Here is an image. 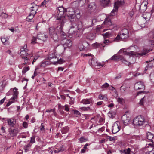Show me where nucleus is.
<instances>
[{
	"mask_svg": "<svg viewBox=\"0 0 154 154\" xmlns=\"http://www.w3.org/2000/svg\"><path fill=\"white\" fill-rule=\"evenodd\" d=\"M151 14L149 13H144L143 14V23H144L145 22V20L146 21L149 20L150 17H151Z\"/></svg>",
	"mask_w": 154,
	"mask_h": 154,
	"instance_id": "a211bd4d",
	"label": "nucleus"
},
{
	"mask_svg": "<svg viewBox=\"0 0 154 154\" xmlns=\"http://www.w3.org/2000/svg\"><path fill=\"white\" fill-rule=\"evenodd\" d=\"M149 51V50L148 51L147 49H145L141 53H137V56H143L146 55V54H147V53H148Z\"/></svg>",
	"mask_w": 154,
	"mask_h": 154,
	"instance_id": "c85d7f7f",
	"label": "nucleus"
},
{
	"mask_svg": "<svg viewBox=\"0 0 154 154\" xmlns=\"http://www.w3.org/2000/svg\"><path fill=\"white\" fill-rule=\"evenodd\" d=\"M109 86V84L107 83H105V84H103L101 86V88L103 89H105L108 88Z\"/></svg>",
	"mask_w": 154,
	"mask_h": 154,
	"instance_id": "a18cd8bd",
	"label": "nucleus"
},
{
	"mask_svg": "<svg viewBox=\"0 0 154 154\" xmlns=\"http://www.w3.org/2000/svg\"><path fill=\"white\" fill-rule=\"evenodd\" d=\"M6 97H5L3 99L0 100V104H2L3 103L5 100Z\"/></svg>",
	"mask_w": 154,
	"mask_h": 154,
	"instance_id": "69168bd1",
	"label": "nucleus"
},
{
	"mask_svg": "<svg viewBox=\"0 0 154 154\" xmlns=\"http://www.w3.org/2000/svg\"><path fill=\"white\" fill-rule=\"evenodd\" d=\"M29 69V66H27L26 67H24L22 71L23 73L25 74L26 72L28 71Z\"/></svg>",
	"mask_w": 154,
	"mask_h": 154,
	"instance_id": "49530a36",
	"label": "nucleus"
},
{
	"mask_svg": "<svg viewBox=\"0 0 154 154\" xmlns=\"http://www.w3.org/2000/svg\"><path fill=\"white\" fill-rule=\"evenodd\" d=\"M150 77L151 82H154V72H151L150 74Z\"/></svg>",
	"mask_w": 154,
	"mask_h": 154,
	"instance_id": "58836bf2",
	"label": "nucleus"
},
{
	"mask_svg": "<svg viewBox=\"0 0 154 154\" xmlns=\"http://www.w3.org/2000/svg\"><path fill=\"white\" fill-rule=\"evenodd\" d=\"M74 113L77 115H80V113L79 112V111L76 110H74Z\"/></svg>",
	"mask_w": 154,
	"mask_h": 154,
	"instance_id": "680f3d73",
	"label": "nucleus"
},
{
	"mask_svg": "<svg viewBox=\"0 0 154 154\" xmlns=\"http://www.w3.org/2000/svg\"><path fill=\"white\" fill-rule=\"evenodd\" d=\"M146 137L148 139L152 142V139L153 137V134L149 132H148L146 133Z\"/></svg>",
	"mask_w": 154,
	"mask_h": 154,
	"instance_id": "a878e982",
	"label": "nucleus"
},
{
	"mask_svg": "<svg viewBox=\"0 0 154 154\" xmlns=\"http://www.w3.org/2000/svg\"><path fill=\"white\" fill-rule=\"evenodd\" d=\"M35 137L34 136L31 137L30 143H34L35 142Z\"/></svg>",
	"mask_w": 154,
	"mask_h": 154,
	"instance_id": "864d4df0",
	"label": "nucleus"
},
{
	"mask_svg": "<svg viewBox=\"0 0 154 154\" xmlns=\"http://www.w3.org/2000/svg\"><path fill=\"white\" fill-rule=\"evenodd\" d=\"M80 109L83 111H86L88 110H91L92 109L90 107H81Z\"/></svg>",
	"mask_w": 154,
	"mask_h": 154,
	"instance_id": "4c0bfd02",
	"label": "nucleus"
},
{
	"mask_svg": "<svg viewBox=\"0 0 154 154\" xmlns=\"http://www.w3.org/2000/svg\"><path fill=\"white\" fill-rule=\"evenodd\" d=\"M124 3V0H116L114 8L111 11V14L108 17L105 18V20L103 23L106 26L109 27L110 29H112L116 26L115 24H112V23L111 19H112V16H115L116 14V12L118 9V6L122 5Z\"/></svg>",
	"mask_w": 154,
	"mask_h": 154,
	"instance_id": "f03ea898",
	"label": "nucleus"
},
{
	"mask_svg": "<svg viewBox=\"0 0 154 154\" xmlns=\"http://www.w3.org/2000/svg\"><path fill=\"white\" fill-rule=\"evenodd\" d=\"M38 39L35 37H33L32 39V41L33 42H37L36 41H37Z\"/></svg>",
	"mask_w": 154,
	"mask_h": 154,
	"instance_id": "e2e57ef3",
	"label": "nucleus"
},
{
	"mask_svg": "<svg viewBox=\"0 0 154 154\" xmlns=\"http://www.w3.org/2000/svg\"><path fill=\"white\" fill-rule=\"evenodd\" d=\"M108 139H109L110 141L114 142L116 139V137H111L110 136H108Z\"/></svg>",
	"mask_w": 154,
	"mask_h": 154,
	"instance_id": "a19ab883",
	"label": "nucleus"
},
{
	"mask_svg": "<svg viewBox=\"0 0 154 154\" xmlns=\"http://www.w3.org/2000/svg\"><path fill=\"white\" fill-rule=\"evenodd\" d=\"M7 120L8 125L10 126L14 127L16 123L14 120L13 119H7Z\"/></svg>",
	"mask_w": 154,
	"mask_h": 154,
	"instance_id": "412c9836",
	"label": "nucleus"
},
{
	"mask_svg": "<svg viewBox=\"0 0 154 154\" xmlns=\"http://www.w3.org/2000/svg\"><path fill=\"white\" fill-rule=\"evenodd\" d=\"M57 61L58 62V63L59 64H61L64 61V60L62 59H60L59 60H58V59H57Z\"/></svg>",
	"mask_w": 154,
	"mask_h": 154,
	"instance_id": "13d9d810",
	"label": "nucleus"
},
{
	"mask_svg": "<svg viewBox=\"0 0 154 154\" xmlns=\"http://www.w3.org/2000/svg\"><path fill=\"white\" fill-rule=\"evenodd\" d=\"M39 57V56L38 55L34 57V59L32 62V63L33 64L34 62H35L36 60Z\"/></svg>",
	"mask_w": 154,
	"mask_h": 154,
	"instance_id": "4d7b16f0",
	"label": "nucleus"
},
{
	"mask_svg": "<svg viewBox=\"0 0 154 154\" xmlns=\"http://www.w3.org/2000/svg\"><path fill=\"white\" fill-rule=\"evenodd\" d=\"M80 49L82 50H86L89 47V44L87 41H84L82 44V45H79Z\"/></svg>",
	"mask_w": 154,
	"mask_h": 154,
	"instance_id": "4468645a",
	"label": "nucleus"
},
{
	"mask_svg": "<svg viewBox=\"0 0 154 154\" xmlns=\"http://www.w3.org/2000/svg\"><path fill=\"white\" fill-rule=\"evenodd\" d=\"M124 99L120 97H119L117 99V101L120 104H122L124 102Z\"/></svg>",
	"mask_w": 154,
	"mask_h": 154,
	"instance_id": "ea45409f",
	"label": "nucleus"
},
{
	"mask_svg": "<svg viewBox=\"0 0 154 154\" xmlns=\"http://www.w3.org/2000/svg\"><path fill=\"white\" fill-rule=\"evenodd\" d=\"M26 51H24V50H21V51L20 52V54H21V56L22 57H23V56H25Z\"/></svg>",
	"mask_w": 154,
	"mask_h": 154,
	"instance_id": "603ef678",
	"label": "nucleus"
},
{
	"mask_svg": "<svg viewBox=\"0 0 154 154\" xmlns=\"http://www.w3.org/2000/svg\"><path fill=\"white\" fill-rule=\"evenodd\" d=\"M143 20V19H142L140 20H139L138 23V24L140 25V26L142 27H144L145 26V25H144V24L145 23V21L144 23H143V22L144 21Z\"/></svg>",
	"mask_w": 154,
	"mask_h": 154,
	"instance_id": "e433bc0d",
	"label": "nucleus"
},
{
	"mask_svg": "<svg viewBox=\"0 0 154 154\" xmlns=\"http://www.w3.org/2000/svg\"><path fill=\"white\" fill-rule=\"evenodd\" d=\"M119 53H124L125 55H128L129 56L131 55H136V52L134 51H129L128 50H125V49H121L119 52Z\"/></svg>",
	"mask_w": 154,
	"mask_h": 154,
	"instance_id": "f8f14e48",
	"label": "nucleus"
},
{
	"mask_svg": "<svg viewBox=\"0 0 154 154\" xmlns=\"http://www.w3.org/2000/svg\"><path fill=\"white\" fill-rule=\"evenodd\" d=\"M144 122V120L141 116H138L134 119L133 120V124L136 126H140Z\"/></svg>",
	"mask_w": 154,
	"mask_h": 154,
	"instance_id": "6e6552de",
	"label": "nucleus"
},
{
	"mask_svg": "<svg viewBox=\"0 0 154 154\" xmlns=\"http://www.w3.org/2000/svg\"><path fill=\"white\" fill-rule=\"evenodd\" d=\"M96 8V6L94 3H91L89 5L88 10V12L91 13L94 12Z\"/></svg>",
	"mask_w": 154,
	"mask_h": 154,
	"instance_id": "ddd939ff",
	"label": "nucleus"
},
{
	"mask_svg": "<svg viewBox=\"0 0 154 154\" xmlns=\"http://www.w3.org/2000/svg\"><path fill=\"white\" fill-rule=\"evenodd\" d=\"M65 109L64 110L67 111H69V108L68 106V105H65Z\"/></svg>",
	"mask_w": 154,
	"mask_h": 154,
	"instance_id": "052dcab7",
	"label": "nucleus"
},
{
	"mask_svg": "<svg viewBox=\"0 0 154 154\" xmlns=\"http://www.w3.org/2000/svg\"><path fill=\"white\" fill-rule=\"evenodd\" d=\"M129 36L128 30L124 28L121 31L120 35H118L113 41L119 40L120 39L124 40L128 37Z\"/></svg>",
	"mask_w": 154,
	"mask_h": 154,
	"instance_id": "20e7f679",
	"label": "nucleus"
},
{
	"mask_svg": "<svg viewBox=\"0 0 154 154\" xmlns=\"http://www.w3.org/2000/svg\"><path fill=\"white\" fill-rule=\"evenodd\" d=\"M54 57V55L53 53L50 54L48 57V59L49 60L53 58Z\"/></svg>",
	"mask_w": 154,
	"mask_h": 154,
	"instance_id": "3c124183",
	"label": "nucleus"
},
{
	"mask_svg": "<svg viewBox=\"0 0 154 154\" xmlns=\"http://www.w3.org/2000/svg\"><path fill=\"white\" fill-rule=\"evenodd\" d=\"M22 58L24 60L25 62H28V59L26 57L24 56H23V57H22Z\"/></svg>",
	"mask_w": 154,
	"mask_h": 154,
	"instance_id": "0e129e2a",
	"label": "nucleus"
},
{
	"mask_svg": "<svg viewBox=\"0 0 154 154\" xmlns=\"http://www.w3.org/2000/svg\"><path fill=\"white\" fill-rule=\"evenodd\" d=\"M35 14H32V13H30L29 15L26 18L27 20L29 22L34 17V16Z\"/></svg>",
	"mask_w": 154,
	"mask_h": 154,
	"instance_id": "2f4dec72",
	"label": "nucleus"
},
{
	"mask_svg": "<svg viewBox=\"0 0 154 154\" xmlns=\"http://www.w3.org/2000/svg\"><path fill=\"white\" fill-rule=\"evenodd\" d=\"M63 147V146H62L58 148L60 152H63L64 150V149Z\"/></svg>",
	"mask_w": 154,
	"mask_h": 154,
	"instance_id": "bf43d9fd",
	"label": "nucleus"
},
{
	"mask_svg": "<svg viewBox=\"0 0 154 154\" xmlns=\"http://www.w3.org/2000/svg\"><path fill=\"white\" fill-rule=\"evenodd\" d=\"M101 3L104 6H108L110 5V0H100Z\"/></svg>",
	"mask_w": 154,
	"mask_h": 154,
	"instance_id": "393cba45",
	"label": "nucleus"
},
{
	"mask_svg": "<svg viewBox=\"0 0 154 154\" xmlns=\"http://www.w3.org/2000/svg\"><path fill=\"white\" fill-rule=\"evenodd\" d=\"M38 6L34 4L31 8H30V13L34 14H35L36 13V11L38 9Z\"/></svg>",
	"mask_w": 154,
	"mask_h": 154,
	"instance_id": "4be33fe9",
	"label": "nucleus"
},
{
	"mask_svg": "<svg viewBox=\"0 0 154 154\" xmlns=\"http://www.w3.org/2000/svg\"><path fill=\"white\" fill-rule=\"evenodd\" d=\"M65 20H63L62 22H58V25L56 27V30L57 32L58 35H60V36L64 39L66 37L65 33L63 31L62 29L66 22H64Z\"/></svg>",
	"mask_w": 154,
	"mask_h": 154,
	"instance_id": "39448f33",
	"label": "nucleus"
},
{
	"mask_svg": "<svg viewBox=\"0 0 154 154\" xmlns=\"http://www.w3.org/2000/svg\"><path fill=\"white\" fill-rule=\"evenodd\" d=\"M81 102L85 104L93 103V102L91 99H83L81 101Z\"/></svg>",
	"mask_w": 154,
	"mask_h": 154,
	"instance_id": "5701e85b",
	"label": "nucleus"
},
{
	"mask_svg": "<svg viewBox=\"0 0 154 154\" xmlns=\"http://www.w3.org/2000/svg\"><path fill=\"white\" fill-rule=\"evenodd\" d=\"M19 132V131L18 128H10L9 129V134L12 137L16 136Z\"/></svg>",
	"mask_w": 154,
	"mask_h": 154,
	"instance_id": "9b49d317",
	"label": "nucleus"
},
{
	"mask_svg": "<svg viewBox=\"0 0 154 154\" xmlns=\"http://www.w3.org/2000/svg\"><path fill=\"white\" fill-rule=\"evenodd\" d=\"M69 131V128L67 126H66L63 128L61 131L62 134H65L67 133Z\"/></svg>",
	"mask_w": 154,
	"mask_h": 154,
	"instance_id": "f704fd0d",
	"label": "nucleus"
},
{
	"mask_svg": "<svg viewBox=\"0 0 154 154\" xmlns=\"http://www.w3.org/2000/svg\"><path fill=\"white\" fill-rule=\"evenodd\" d=\"M72 44V42L70 40H66L65 43L63 44V47L64 48L70 47Z\"/></svg>",
	"mask_w": 154,
	"mask_h": 154,
	"instance_id": "b1692460",
	"label": "nucleus"
},
{
	"mask_svg": "<svg viewBox=\"0 0 154 154\" xmlns=\"http://www.w3.org/2000/svg\"><path fill=\"white\" fill-rule=\"evenodd\" d=\"M17 90L18 89L15 87L14 88L13 90V96L11 98V100H14L17 99V95L19 93Z\"/></svg>",
	"mask_w": 154,
	"mask_h": 154,
	"instance_id": "aec40b11",
	"label": "nucleus"
},
{
	"mask_svg": "<svg viewBox=\"0 0 154 154\" xmlns=\"http://www.w3.org/2000/svg\"><path fill=\"white\" fill-rule=\"evenodd\" d=\"M31 146V145L30 143H29L27 145H25L24 147V149L25 151V152H26L29 151Z\"/></svg>",
	"mask_w": 154,
	"mask_h": 154,
	"instance_id": "473e14b6",
	"label": "nucleus"
},
{
	"mask_svg": "<svg viewBox=\"0 0 154 154\" xmlns=\"http://www.w3.org/2000/svg\"><path fill=\"white\" fill-rule=\"evenodd\" d=\"M65 11L66 10H65L62 7H59L58 8L57 11V16L56 17L57 19L58 20V22H62L64 19L65 20L64 22H66V19L64 16H63Z\"/></svg>",
	"mask_w": 154,
	"mask_h": 154,
	"instance_id": "7ed1b4c3",
	"label": "nucleus"
},
{
	"mask_svg": "<svg viewBox=\"0 0 154 154\" xmlns=\"http://www.w3.org/2000/svg\"><path fill=\"white\" fill-rule=\"evenodd\" d=\"M109 116L112 119L115 116V114L112 112H109L108 113Z\"/></svg>",
	"mask_w": 154,
	"mask_h": 154,
	"instance_id": "79ce46f5",
	"label": "nucleus"
},
{
	"mask_svg": "<svg viewBox=\"0 0 154 154\" xmlns=\"http://www.w3.org/2000/svg\"><path fill=\"white\" fill-rule=\"evenodd\" d=\"M147 9V6H144L143 3L140 6L139 10L141 12H144Z\"/></svg>",
	"mask_w": 154,
	"mask_h": 154,
	"instance_id": "bb28decb",
	"label": "nucleus"
},
{
	"mask_svg": "<svg viewBox=\"0 0 154 154\" xmlns=\"http://www.w3.org/2000/svg\"><path fill=\"white\" fill-rule=\"evenodd\" d=\"M74 12L73 10L71 8H69L66 10L64 14V17H68L69 20L72 19V18H75V15L74 14Z\"/></svg>",
	"mask_w": 154,
	"mask_h": 154,
	"instance_id": "1a4fd4ad",
	"label": "nucleus"
},
{
	"mask_svg": "<svg viewBox=\"0 0 154 154\" xmlns=\"http://www.w3.org/2000/svg\"><path fill=\"white\" fill-rule=\"evenodd\" d=\"M149 40L150 41H151L152 44H154V30L148 34Z\"/></svg>",
	"mask_w": 154,
	"mask_h": 154,
	"instance_id": "6ab92c4d",
	"label": "nucleus"
},
{
	"mask_svg": "<svg viewBox=\"0 0 154 154\" xmlns=\"http://www.w3.org/2000/svg\"><path fill=\"white\" fill-rule=\"evenodd\" d=\"M48 36L44 34L40 33L38 34L37 38L38 40H40L44 42L46 40Z\"/></svg>",
	"mask_w": 154,
	"mask_h": 154,
	"instance_id": "f3484780",
	"label": "nucleus"
},
{
	"mask_svg": "<svg viewBox=\"0 0 154 154\" xmlns=\"http://www.w3.org/2000/svg\"><path fill=\"white\" fill-rule=\"evenodd\" d=\"M112 152H113V151L109 149L107 151V154H112Z\"/></svg>",
	"mask_w": 154,
	"mask_h": 154,
	"instance_id": "774afa93",
	"label": "nucleus"
},
{
	"mask_svg": "<svg viewBox=\"0 0 154 154\" xmlns=\"http://www.w3.org/2000/svg\"><path fill=\"white\" fill-rule=\"evenodd\" d=\"M130 149L128 148L124 150L123 151V152L125 154H130Z\"/></svg>",
	"mask_w": 154,
	"mask_h": 154,
	"instance_id": "de8ad7c7",
	"label": "nucleus"
},
{
	"mask_svg": "<svg viewBox=\"0 0 154 154\" xmlns=\"http://www.w3.org/2000/svg\"><path fill=\"white\" fill-rule=\"evenodd\" d=\"M120 126L119 122H116L112 127V132L113 134L116 133L120 130Z\"/></svg>",
	"mask_w": 154,
	"mask_h": 154,
	"instance_id": "9d476101",
	"label": "nucleus"
},
{
	"mask_svg": "<svg viewBox=\"0 0 154 154\" xmlns=\"http://www.w3.org/2000/svg\"><path fill=\"white\" fill-rule=\"evenodd\" d=\"M0 16L5 18H6L8 17V15L5 13L2 12L0 15Z\"/></svg>",
	"mask_w": 154,
	"mask_h": 154,
	"instance_id": "c03bdc74",
	"label": "nucleus"
},
{
	"mask_svg": "<svg viewBox=\"0 0 154 154\" xmlns=\"http://www.w3.org/2000/svg\"><path fill=\"white\" fill-rule=\"evenodd\" d=\"M112 42V40H109V39H106L104 40V44H106L108 43H110Z\"/></svg>",
	"mask_w": 154,
	"mask_h": 154,
	"instance_id": "6e6d98bb",
	"label": "nucleus"
},
{
	"mask_svg": "<svg viewBox=\"0 0 154 154\" xmlns=\"http://www.w3.org/2000/svg\"><path fill=\"white\" fill-rule=\"evenodd\" d=\"M71 22L70 29L68 32V37L70 38L79 37L83 31L81 23H78L76 18L69 20Z\"/></svg>",
	"mask_w": 154,
	"mask_h": 154,
	"instance_id": "f257e3e1",
	"label": "nucleus"
},
{
	"mask_svg": "<svg viewBox=\"0 0 154 154\" xmlns=\"http://www.w3.org/2000/svg\"><path fill=\"white\" fill-rule=\"evenodd\" d=\"M74 14L75 15V16L77 15H80L81 13L78 9H77L75 11H74Z\"/></svg>",
	"mask_w": 154,
	"mask_h": 154,
	"instance_id": "09e8293b",
	"label": "nucleus"
},
{
	"mask_svg": "<svg viewBox=\"0 0 154 154\" xmlns=\"http://www.w3.org/2000/svg\"><path fill=\"white\" fill-rule=\"evenodd\" d=\"M135 86L138 90L142 89L144 90L145 89V86L143 82H139L135 84Z\"/></svg>",
	"mask_w": 154,
	"mask_h": 154,
	"instance_id": "dca6fc26",
	"label": "nucleus"
},
{
	"mask_svg": "<svg viewBox=\"0 0 154 154\" xmlns=\"http://www.w3.org/2000/svg\"><path fill=\"white\" fill-rule=\"evenodd\" d=\"M146 100V97L145 96H144L140 100L139 102V104L141 106H143L144 103L145 102Z\"/></svg>",
	"mask_w": 154,
	"mask_h": 154,
	"instance_id": "c9c22d12",
	"label": "nucleus"
},
{
	"mask_svg": "<svg viewBox=\"0 0 154 154\" xmlns=\"http://www.w3.org/2000/svg\"><path fill=\"white\" fill-rule=\"evenodd\" d=\"M121 119L124 124L126 125L128 124L130 119L129 116H128L127 115L125 114L122 116Z\"/></svg>",
	"mask_w": 154,
	"mask_h": 154,
	"instance_id": "2eb2a0df",
	"label": "nucleus"
},
{
	"mask_svg": "<svg viewBox=\"0 0 154 154\" xmlns=\"http://www.w3.org/2000/svg\"><path fill=\"white\" fill-rule=\"evenodd\" d=\"M46 61H42L41 63V65L39 67H45L46 66Z\"/></svg>",
	"mask_w": 154,
	"mask_h": 154,
	"instance_id": "37998d69",
	"label": "nucleus"
},
{
	"mask_svg": "<svg viewBox=\"0 0 154 154\" xmlns=\"http://www.w3.org/2000/svg\"><path fill=\"white\" fill-rule=\"evenodd\" d=\"M97 61L96 58H92L91 61V65L92 66H96L97 65Z\"/></svg>",
	"mask_w": 154,
	"mask_h": 154,
	"instance_id": "c756f323",
	"label": "nucleus"
},
{
	"mask_svg": "<svg viewBox=\"0 0 154 154\" xmlns=\"http://www.w3.org/2000/svg\"><path fill=\"white\" fill-rule=\"evenodd\" d=\"M110 59L112 60L115 61L120 60L123 63L128 66L131 64L130 62L127 61L122 56L120 55L115 54L112 56Z\"/></svg>",
	"mask_w": 154,
	"mask_h": 154,
	"instance_id": "423d86ee",
	"label": "nucleus"
},
{
	"mask_svg": "<svg viewBox=\"0 0 154 154\" xmlns=\"http://www.w3.org/2000/svg\"><path fill=\"white\" fill-rule=\"evenodd\" d=\"M8 39L5 38H1V40L2 42L5 45H7L8 44Z\"/></svg>",
	"mask_w": 154,
	"mask_h": 154,
	"instance_id": "7c9ffc66",
	"label": "nucleus"
},
{
	"mask_svg": "<svg viewBox=\"0 0 154 154\" xmlns=\"http://www.w3.org/2000/svg\"><path fill=\"white\" fill-rule=\"evenodd\" d=\"M98 98L100 100H107L108 99L106 96L105 95H102L101 94L99 95Z\"/></svg>",
	"mask_w": 154,
	"mask_h": 154,
	"instance_id": "72a5a7b5",
	"label": "nucleus"
},
{
	"mask_svg": "<svg viewBox=\"0 0 154 154\" xmlns=\"http://www.w3.org/2000/svg\"><path fill=\"white\" fill-rule=\"evenodd\" d=\"M147 154H154V148H153L152 151L147 153Z\"/></svg>",
	"mask_w": 154,
	"mask_h": 154,
	"instance_id": "338daca9",
	"label": "nucleus"
},
{
	"mask_svg": "<svg viewBox=\"0 0 154 154\" xmlns=\"http://www.w3.org/2000/svg\"><path fill=\"white\" fill-rule=\"evenodd\" d=\"M103 35L105 38H108L112 37V36L114 37V35L113 36L111 32H108L103 34Z\"/></svg>",
	"mask_w": 154,
	"mask_h": 154,
	"instance_id": "cd10ccee",
	"label": "nucleus"
},
{
	"mask_svg": "<svg viewBox=\"0 0 154 154\" xmlns=\"http://www.w3.org/2000/svg\"><path fill=\"white\" fill-rule=\"evenodd\" d=\"M23 126L25 128H27L28 127V123L26 122H24L23 123Z\"/></svg>",
	"mask_w": 154,
	"mask_h": 154,
	"instance_id": "5fc2aeb1",
	"label": "nucleus"
},
{
	"mask_svg": "<svg viewBox=\"0 0 154 154\" xmlns=\"http://www.w3.org/2000/svg\"><path fill=\"white\" fill-rule=\"evenodd\" d=\"M79 140L81 143H82L87 141V139L84 137H81L80 138Z\"/></svg>",
	"mask_w": 154,
	"mask_h": 154,
	"instance_id": "8fccbe9b",
	"label": "nucleus"
},
{
	"mask_svg": "<svg viewBox=\"0 0 154 154\" xmlns=\"http://www.w3.org/2000/svg\"><path fill=\"white\" fill-rule=\"evenodd\" d=\"M49 36L54 41H57L58 39V33L56 28L54 27H50L49 29Z\"/></svg>",
	"mask_w": 154,
	"mask_h": 154,
	"instance_id": "0eeeda50",
	"label": "nucleus"
}]
</instances>
